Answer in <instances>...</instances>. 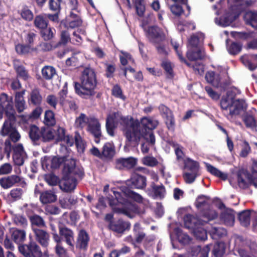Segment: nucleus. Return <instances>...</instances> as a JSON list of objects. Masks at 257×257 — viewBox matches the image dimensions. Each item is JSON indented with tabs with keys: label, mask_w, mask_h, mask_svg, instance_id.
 <instances>
[{
	"label": "nucleus",
	"mask_w": 257,
	"mask_h": 257,
	"mask_svg": "<svg viewBox=\"0 0 257 257\" xmlns=\"http://www.w3.org/2000/svg\"><path fill=\"white\" fill-rule=\"evenodd\" d=\"M120 124L127 145L138 146L143 139L150 145L155 146L154 130L159 125V120L151 117L144 116L139 120L130 115L121 116Z\"/></svg>",
	"instance_id": "f257e3e1"
},
{
	"label": "nucleus",
	"mask_w": 257,
	"mask_h": 257,
	"mask_svg": "<svg viewBox=\"0 0 257 257\" xmlns=\"http://www.w3.org/2000/svg\"><path fill=\"white\" fill-rule=\"evenodd\" d=\"M97 83L95 70L89 67H85L80 77V82H74L75 92L82 98H89L96 94Z\"/></svg>",
	"instance_id": "f03ea898"
},
{
	"label": "nucleus",
	"mask_w": 257,
	"mask_h": 257,
	"mask_svg": "<svg viewBox=\"0 0 257 257\" xmlns=\"http://www.w3.org/2000/svg\"><path fill=\"white\" fill-rule=\"evenodd\" d=\"M62 178L59 183L60 188L64 191L68 192L73 190L77 184L75 177L81 178L84 173L83 169L77 166L76 162L73 160L68 161L62 171Z\"/></svg>",
	"instance_id": "7ed1b4c3"
},
{
	"label": "nucleus",
	"mask_w": 257,
	"mask_h": 257,
	"mask_svg": "<svg viewBox=\"0 0 257 257\" xmlns=\"http://www.w3.org/2000/svg\"><path fill=\"white\" fill-rule=\"evenodd\" d=\"M113 194L114 197H99L96 207L105 208L108 204L111 209H127L125 206L129 203L127 199L124 198L120 192L113 191Z\"/></svg>",
	"instance_id": "20e7f679"
},
{
	"label": "nucleus",
	"mask_w": 257,
	"mask_h": 257,
	"mask_svg": "<svg viewBox=\"0 0 257 257\" xmlns=\"http://www.w3.org/2000/svg\"><path fill=\"white\" fill-rule=\"evenodd\" d=\"M147 36L150 41L158 44L165 40L166 36L163 30L157 26H150L146 30Z\"/></svg>",
	"instance_id": "39448f33"
},
{
	"label": "nucleus",
	"mask_w": 257,
	"mask_h": 257,
	"mask_svg": "<svg viewBox=\"0 0 257 257\" xmlns=\"http://www.w3.org/2000/svg\"><path fill=\"white\" fill-rule=\"evenodd\" d=\"M138 160L133 157L119 158L115 161V168L119 170H130L137 164Z\"/></svg>",
	"instance_id": "423d86ee"
},
{
	"label": "nucleus",
	"mask_w": 257,
	"mask_h": 257,
	"mask_svg": "<svg viewBox=\"0 0 257 257\" xmlns=\"http://www.w3.org/2000/svg\"><path fill=\"white\" fill-rule=\"evenodd\" d=\"M126 185L127 187L132 189H144L147 185L146 177L137 173L134 174L131 178L127 180Z\"/></svg>",
	"instance_id": "0eeeda50"
},
{
	"label": "nucleus",
	"mask_w": 257,
	"mask_h": 257,
	"mask_svg": "<svg viewBox=\"0 0 257 257\" xmlns=\"http://www.w3.org/2000/svg\"><path fill=\"white\" fill-rule=\"evenodd\" d=\"M247 105L245 101L243 99H234L232 100L231 109L228 113L227 112V117L232 118L233 115H239L241 111L245 112L246 111Z\"/></svg>",
	"instance_id": "6e6552de"
},
{
	"label": "nucleus",
	"mask_w": 257,
	"mask_h": 257,
	"mask_svg": "<svg viewBox=\"0 0 257 257\" xmlns=\"http://www.w3.org/2000/svg\"><path fill=\"white\" fill-rule=\"evenodd\" d=\"M16 122V116L14 114L10 113L9 115V118L5 120L1 130L0 131V134L2 136L6 137L8 136L12 132H14L17 128L15 126Z\"/></svg>",
	"instance_id": "1a4fd4ad"
},
{
	"label": "nucleus",
	"mask_w": 257,
	"mask_h": 257,
	"mask_svg": "<svg viewBox=\"0 0 257 257\" xmlns=\"http://www.w3.org/2000/svg\"><path fill=\"white\" fill-rule=\"evenodd\" d=\"M148 194L155 198H164L166 194V189L163 184L157 185L154 182H152L150 187L147 191Z\"/></svg>",
	"instance_id": "9d476101"
},
{
	"label": "nucleus",
	"mask_w": 257,
	"mask_h": 257,
	"mask_svg": "<svg viewBox=\"0 0 257 257\" xmlns=\"http://www.w3.org/2000/svg\"><path fill=\"white\" fill-rule=\"evenodd\" d=\"M236 177L239 188L246 189L250 186L251 174L247 170H239L237 172Z\"/></svg>",
	"instance_id": "9b49d317"
},
{
	"label": "nucleus",
	"mask_w": 257,
	"mask_h": 257,
	"mask_svg": "<svg viewBox=\"0 0 257 257\" xmlns=\"http://www.w3.org/2000/svg\"><path fill=\"white\" fill-rule=\"evenodd\" d=\"M8 136V138L5 140V151L7 153V157H10L12 148L11 142L14 143L19 142L21 139V135L16 129Z\"/></svg>",
	"instance_id": "f8f14e48"
},
{
	"label": "nucleus",
	"mask_w": 257,
	"mask_h": 257,
	"mask_svg": "<svg viewBox=\"0 0 257 257\" xmlns=\"http://www.w3.org/2000/svg\"><path fill=\"white\" fill-rule=\"evenodd\" d=\"M21 181V178L17 175L3 177L0 179V185L4 189H9Z\"/></svg>",
	"instance_id": "ddd939ff"
},
{
	"label": "nucleus",
	"mask_w": 257,
	"mask_h": 257,
	"mask_svg": "<svg viewBox=\"0 0 257 257\" xmlns=\"http://www.w3.org/2000/svg\"><path fill=\"white\" fill-rule=\"evenodd\" d=\"M38 245L35 242L22 244L19 246V250L25 257H33Z\"/></svg>",
	"instance_id": "4468645a"
},
{
	"label": "nucleus",
	"mask_w": 257,
	"mask_h": 257,
	"mask_svg": "<svg viewBox=\"0 0 257 257\" xmlns=\"http://www.w3.org/2000/svg\"><path fill=\"white\" fill-rule=\"evenodd\" d=\"M257 55L245 54L240 58L241 63L251 71H253L257 68Z\"/></svg>",
	"instance_id": "2eb2a0df"
},
{
	"label": "nucleus",
	"mask_w": 257,
	"mask_h": 257,
	"mask_svg": "<svg viewBox=\"0 0 257 257\" xmlns=\"http://www.w3.org/2000/svg\"><path fill=\"white\" fill-rule=\"evenodd\" d=\"M88 127V131L94 138V142L96 144H99L100 141V138L102 137L100 122L98 120H96L93 122L90 123Z\"/></svg>",
	"instance_id": "dca6fc26"
},
{
	"label": "nucleus",
	"mask_w": 257,
	"mask_h": 257,
	"mask_svg": "<svg viewBox=\"0 0 257 257\" xmlns=\"http://www.w3.org/2000/svg\"><path fill=\"white\" fill-rule=\"evenodd\" d=\"M25 90L16 92L15 96V106L19 113H21L26 108L27 105L25 100L24 95Z\"/></svg>",
	"instance_id": "f3484780"
},
{
	"label": "nucleus",
	"mask_w": 257,
	"mask_h": 257,
	"mask_svg": "<svg viewBox=\"0 0 257 257\" xmlns=\"http://www.w3.org/2000/svg\"><path fill=\"white\" fill-rule=\"evenodd\" d=\"M59 233L62 238L65 239L66 243L71 249L74 248V233L71 229L67 227H60Z\"/></svg>",
	"instance_id": "a211bd4d"
},
{
	"label": "nucleus",
	"mask_w": 257,
	"mask_h": 257,
	"mask_svg": "<svg viewBox=\"0 0 257 257\" xmlns=\"http://www.w3.org/2000/svg\"><path fill=\"white\" fill-rule=\"evenodd\" d=\"M89 241V237L88 233L85 230H81L78 234L76 244V247L86 250Z\"/></svg>",
	"instance_id": "6ab92c4d"
},
{
	"label": "nucleus",
	"mask_w": 257,
	"mask_h": 257,
	"mask_svg": "<svg viewBox=\"0 0 257 257\" xmlns=\"http://www.w3.org/2000/svg\"><path fill=\"white\" fill-rule=\"evenodd\" d=\"M43 97L40 92V90L36 88L32 90L28 98V103L30 105L39 106L42 102Z\"/></svg>",
	"instance_id": "aec40b11"
},
{
	"label": "nucleus",
	"mask_w": 257,
	"mask_h": 257,
	"mask_svg": "<svg viewBox=\"0 0 257 257\" xmlns=\"http://www.w3.org/2000/svg\"><path fill=\"white\" fill-rule=\"evenodd\" d=\"M40 200L43 204L55 202L57 199V195L52 190L39 192Z\"/></svg>",
	"instance_id": "412c9836"
},
{
	"label": "nucleus",
	"mask_w": 257,
	"mask_h": 257,
	"mask_svg": "<svg viewBox=\"0 0 257 257\" xmlns=\"http://www.w3.org/2000/svg\"><path fill=\"white\" fill-rule=\"evenodd\" d=\"M36 240L43 246H47L49 240V234L44 230L33 228Z\"/></svg>",
	"instance_id": "4be33fe9"
},
{
	"label": "nucleus",
	"mask_w": 257,
	"mask_h": 257,
	"mask_svg": "<svg viewBox=\"0 0 257 257\" xmlns=\"http://www.w3.org/2000/svg\"><path fill=\"white\" fill-rule=\"evenodd\" d=\"M71 160L76 162V160L74 159H67L66 157L54 156L50 157V168L52 170H55L59 168L60 166L63 164V169L64 168L65 164L68 161Z\"/></svg>",
	"instance_id": "5701e85b"
},
{
	"label": "nucleus",
	"mask_w": 257,
	"mask_h": 257,
	"mask_svg": "<svg viewBox=\"0 0 257 257\" xmlns=\"http://www.w3.org/2000/svg\"><path fill=\"white\" fill-rule=\"evenodd\" d=\"M28 134L31 141L37 144L41 140L42 137V127L40 129L36 125L31 124L30 125Z\"/></svg>",
	"instance_id": "b1692460"
},
{
	"label": "nucleus",
	"mask_w": 257,
	"mask_h": 257,
	"mask_svg": "<svg viewBox=\"0 0 257 257\" xmlns=\"http://www.w3.org/2000/svg\"><path fill=\"white\" fill-rule=\"evenodd\" d=\"M130 224L124 222L121 220H118L117 222H111L109 223V227L112 230L118 232L122 233L126 229L130 228Z\"/></svg>",
	"instance_id": "393cba45"
},
{
	"label": "nucleus",
	"mask_w": 257,
	"mask_h": 257,
	"mask_svg": "<svg viewBox=\"0 0 257 257\" xmlns=\"http://www.w3.org/2000/svg\"><path fill=\"white\" fill-rule=\"evenodd\" d=\"M205 79L212 85L216 87L221 86V77L219 74H216L214 71H208L205 74Z\"/></svg>",
	"instance_id": "a878e982"
},
{
	"label": "nucleus",
	"mask_w": 257,
	"mask_h": 257,
	"mask_svg": "<svg viewBox=\"0 0 257 257\" xmlns=\"http://www.w3.org/2000/svg\"><path fill=\"white\" fill-rule=\"evenodd\" d=\"M245 24L257 30V13L252 11L246 12L243 17Z\"/></svg>",
	"instance_id": "bb28decb"
},
{
	"label": "nucleus",
	"mask_w": 257,
	"mask_h": 257,
	"mask_svg": "<svg viewBox=\"0 0 257 257\" xmlns=\"http://www.w3.org/2000/svg\"><path fill=\"white\" fill-rule=\"evenodd\" d=\"M115 154V146L112 143L107 142L102 147V155L105 158L111 159Z\"/></svg>",
	"instance_id": "cd10ccee"
},
{
	"label": "nucleus",
	"mask_w": 257,
	"mask_h": 257,
	"mask_svg": "<svg viewBox=\"0 0 257 257\" xmlns=\"http://www.w3.org/2000/svg\"><path fill=\"white\" fill-rule=\"evenodd\" d=\"M211 198L209 196L201 195L197 198L195 204V207L198 208L209 209L210 205Z\"/></svg>",
	"instance_id": "c85d7f7f"
},
{
	"label": "nucleus",
	"mask_w": 257,
	"mask_h": 257,
	"mask_svg": "<svg viewBox=\"0 0 257 257\" xmlns=\"http://www.w3.org/2000/svg\"><path fill=\"white\" fill-rule=\"evenodd\" d=\"M69 28L73 29L82 25V20L81 17L72 11L68 17Z\"/></svg>",
	"instance_id": "c756f323"
},
{
	"label": "nucleus",
	"mask_w": 257,
	"mask_h": 257,
	"mask_svg": "<svg viewBox=\"0 0 257 257\" xmlns=\"http://www.w3.org/2000/svg\"><path fill=\"white\" fill-rule=\"evenodd\" d=\"M123 194L127 197L133 199L138 203H142L143 201V197L127 187H124L122 189Z\"/></svg>",
	"instance_id": "7c9ffc66"
},
{
	"label": "nucleus",
	"mask_w": 257,
	"mask_h": 257,
	"mask_svg": "<svg viewBox=\"0 0 257 257\" xmlns=\"http://www.w3.org/2000/svg\"><path fill=\"white\" fill-rule=\"evenodd\" d=\"M54 130L49 127H42V137L41 140L43 142H49L54 140Z\"/></svg>",
	"instance_id": "2f4dec72"
},
{
	"label": "nucleus",
	"mask_w": 257,
	"mask_h": 257,
	"mask_svg": "<svg viewBox=\"0 0 257 257\" xmlns=\"http://www.w3.org/2000/svg\"><path fill=\"white\" fill-rule=\"evenodd\" d=\"M48 21L47 18L43 14L37 15L34 20V26L39 29L42 30L48 27Z\"/></svg>",
	"instance_id": "473e14b6"
},
{
	"label": "nucleus",
	"mask_w": 257,
	"mask_h": 257,
	"mask_svg": "<svg viewBox=\"0 0 257 257\" xmlns=\"http://www.w3.org/2000/svg\"><path fill=\"white\" fill-rule=\"evenodd\" d=\"M228 52L231 55H236L239 54L242 48V44L239 42H231L226 45Z\"/></svg>",
	"instance_id": "72a5a7b5"
},
{
	"label": "nucleus",
	"mask_w": 257,
	"mask_h": 257,
	"mask_svg": "<svg viewBox=\"0 0 257 257\" xmlns=\"http://www.w3.org/2000/svg\"><path fill=\"white\" fill-rule=\"evenodd\" d=\"M206 167L207 170L212 175L221 179L222 180H226L227 178V175L224 173L218 170L217 168L214 167L210 164H206Z\"/></svg>",
	"instance_id": "f704fd0d"
},
{
	"label": "nucleus",
	"mask_w": 257,
	"mask_h": 257,
	"mask_svg": "<svg viewBox=\"0 0 257 257\" xmlns=\"http://www.w3.org/2000/svg\"><path fill=\"white\" fill-rule=\"evenodd\" d=\"M18 13L21 15L22 18L26 21L31 22L34 19V14L32 11L27 5L23 6L21 9L19 10Z\"/></svg>",
	"instance_id": "c9c22d12"
},
{
	"label": "nucleus",
	"mask_w": 257,
	"mask_h": 257,
	"mask_svg": "<svg viewBox=\"0 0 257 257\" xmlns=\"http://www.w3.org/2000/svg\"><path fill=\"white\" fill-rule=\"evenodd\" d=\"M220 218L227 225L232 226L234 221V216L232 210H224L221 213Z\"/></svg>",
	"instance_id": "e433bc0d"
},
{
	"label": "nucleus",
	"mask_w": 257,
	"mask_h": 257,
	"mask_svg": "<svg viewBox=\"0 0 257 257\" xmlns=\"http://www.w3.org/2000/svg\"><path fill=\"white\" fill-rule=\"evenodd\" d=\"M184 168L187 172L198 173L199 164L198 162L187 158L184 161Z\"/></svg>",
	"instance_id": "4c0bfd02"
},
{
	"label": "nucleus",
	"mask_w": 257,
	"mask_h": 257,
	"mask_svg": "<svg viewBox=\"0 0 257 257\" xmlns=\"http://www.w3.org/2000/svg\"><path fill=\"white\" fill-rule=\"evenodd\" d=\"M14 69L18 77H20L24 80H27L29 78L28 71L23 65L14 63Z\"/></svg>",
	"instance_id": "58836bf2"
},
{
	"label": "nucleus",
	"mask_w": 257,
	"mask_h": 257,
	"mask_svg": "<svg viewBox=\"0 0 257 257\" xmlns=\"http://www.w3.org/2000/svg\"><path fill=\"white\" fill-rule=\"evenodd\" d=\"M68 94V83L66 82L62 89L59 92L58 94V103L62 106H66V101L67 100L66 98Z\"/></svg>",
	"instance_id": "ea45409f"
},
{
	"label": "nucleus",
	"mask_w": 257,
	"mask_h": 257,
	"mask_svg": "<svg viewBox=\"0 0 257 257\" xmlns=\"http://www.w3.org/2000/svg\"><path fill=\"white\" fill-rule=\"evenodd\" d=\"M43 77L47 80L52 79L54 76L56 75V70L51 66H45L41 70Z\"/></svg>",
	"instance_id": "a19ab883"
},
{
	"label": "nucleus",
	"mask_w": 257,
	"mask_h": 257,
	"mask_svg": "<svg viewBox=\"0 0 257 257\" xmlns=\"http://www.w3.org/2000/svg\"><path fill=\"white\" fill-rule=\"evenodd\" d=\"M15 49L17 53L20 55L27 54L30 52L35 51L36 48H34L27 44H18L16 45Z\"/></svg>",
	"instance_id": "79ce46f5"
},
{
	"label": "nucleus",
	"mask_w": 257,
	"mask_h": 257,
	"mask_svg": "<svg viewBox=\"0 0 257 257\" xmlns=\"http://www.w3.org/2000/svg\"><path fill=\"white\" fill-rule=\"evenodd\" d=\"M24 193L23 190L21 188H14L11 190L8 195V197L13 202H15L22 199Z\"/></svg>",
	"instance_id": "37998d69"
},
{
	"label": "nucleus",
	"mask_w": 257,
	"mask_h": 257,
	"mask_svg": "<svg viewBox=\"0 0 257 257\" xmlns=\"http://www.w3.org/2000/svg\"><path fill=\"white\" fill-rule=\"evenodd\" d=\"M250 210H244L238 214V219L240 223L244 226H247L250 224Z\"/></svg>",
	"instance_id": "c03bdc74"
},
{
	"label": "nucleus",
	"mask_w": 257,
	"mask_h": 257,
	"mask_svg": "<svg viewBox=\"0 0 257 257\" xmlns=\"http://www.w3.org/2000/svg\"><path fill=\"white\" fill-rule=\"evenodd\" d=\"M161 66L164 69L167 78L172 79L174 77V71L171 63L167 60L162 61Z\"/></svg>",
	"instance_id": "a18cd8bd"
},
{
	"label": "nucleus",
	"mask_w": 257,
	"mask_h": 257,
	"mask_svg": "<svg viewBox=\"0 0 257 257\" xmlns=\"http://www.w3.org/2000/svg\"><path fill=\"white\" fill-rule=\"evenodd\" d=\"M55 33V30L51 28L46 27L40 30V34L44 40L47 41L52 40Z\"/></svg>",
	"instance_id": "49530a36"
},
{
	"label": "nucleus",
	"mask_w": 257,
	"mask_h": 257,
	"mask_svg": "<svg viewBox=\"0 0 257 257\" xmlns=\"http://www.w3.org/2000/svg\"><path fill=\"white\" fill-rule=\"evenodd\" d=\"M26 232L24 230L16 229L13 231L12 237L17 243L24 242L26 239Z\"/></svg>",
	"instance_id": "de8ad7c7"
},
{
	"label": "nucleus",
	"mask_w": 257,
	"mask_h": 257,
	"mask_svg": "<svg viewBox=\"0 0 257 257\" xmlns=\"http://www.w3.org/2000/svg\"><path fill=\"white\" fill-rule=\"evenodd\" d=\"M236 19L235 16L232 12H226L221 17L220 20L224 26H228L233 23Z\"/></svg>",
	"instance_id": "09e8293b"
},
{
	"label": "nucleus",
	"mask_w": 257,
	"mask_h": 257,
	"mask_svg": "<svg viewBox=\"0 0 257 257\" xmlns=\"http://www.w3.org/2000/svg\"><path fill=\"white\" fill-rule=\"evenodd\" d=\"M44 122L48 126H54L56 122L55 114L51 110H47L45 112Z\"/></svg>",
	"instance_id": "8fccbe9b"
},
{
	"label": "nucleus",
	"mask_w": 257,
	"mask_h": 257,
	"mask_svg": "<svg viewBox=\"0 0 257 257\" xmlns=\"http://www.w3.org/2000/svg\"><path fill=\"white\" fill-rule=\"evenodd\" d=\"M165 123L167 129L172 132H174L176 127V121L173 114L164 118Z\"/></svg>",
	"instance_id": "3c124183"
},
{
	"label": "nucleus",
	"mask_w": 257,
	"mask_h": 257,
	"mask_svg": "<svg viewBox=\"0 0 257 257\" xmlns=\"http://www.w3.org/2000/svg\"><path fill=\"white\" fill-rule=\"evenodd\" d=\"M242 120L246 127H254L256 126V120L255 118L247 113L242 116Z\"/></svg>",
	"instance_id": "603ef678"
},
{
	"label": "nucleus",
	"mask_w": 257,
	"mask_h": 257,
	"mask_svg": "<svg viewBox=\"0 0 257 257\" xmlns=\"http://www.w3.org/2000/svg\"><path fill=\"white\" fill-rule=\"evenodd\" d=\"M105 76L108 78H113L114 73L116 70V65L114 63H105Z\"/></svg>",
	"instance_id": "864d4df0"
},
{
	"label": "nucleus",
	"mask_w": 257,
	"mask_h": 257,
	"mask_svg": "<svg viewBox=\"0 0 257 257\" xmlns=\"http://www.w3.org/2000/svg\"><path fill=\"white\" fill-rule=\"evenodd\" d=\"M37 37V35L36 33L29 31L25 35L24 41L25 43L33 47Z\"/></svg>",
	"instance_id": "5fc2aeb1"
},
{
	"label": "nucleus",
	"mask_w": 257,
	"mask_h": 257,
	"mask_svg": "<svg viewBox=\"0 0 257 257\" xmlns=\"http://www.w3.org/2000/svg\"><path fill=\"white\" fill-rule=\"evenodd\" d=\"M233 98L229 99L228 97H222L220 100V106L224 111L223 113L224 114H226L225 111L227 112L228 109L230 111V109H231L232 100Z\"/></svg>",
	"instance_id": "6e6d98bb"
},
{
	"label": "nucleus",
	"mask_w": 257,
	"mask_h": 257,
	"mask_svg": "<svg viewBox=\"0 0 257 257\" xmlns=\"http://www.w3.org/2000/svg\"><path fill=\"white\" fill-rule=\"evenodd\" d=\"M30 220L32 225H35L40 227L46 226L45 222L43 219L39 215H34L30 216Z\"/></svg>",
	"instance_id": "4d7b16f0"
},
{
	"label": "nucleus",
	"mask_w": 257,
	"mask_h": 257,
	"mask_svg": "<svg viewBox=\"0 0 257 257\" xmlns=\"http://www.w3.org/2000/svg\"><path fill=\"white\" fill-rule=\"evenodd\" d=\"M61 3L62 0H49V9L55 13H60L61 10Z\"/></svg>",
	"instance_id": "13d9d810"
},
{
	"label": "nucleus",
	"mask_w": 257,
	"mask_h": 257,
	"mask_svg": "<svg viewBox=\"0 0 257 257\" xmlns=\"http://www.w3.org/2000/svg\"><path fill=\"white\" fill-rule=\"evenodd\" d=\"M184 224L187 228H193L196 226L197 219L191 215H187L184 218Z\"/></svg>",
	"instance_id": "bf43d9fd"
},
{
	"label": "nucleus",
	"mask_w": 257,
	"mask_h": 257,
	"mask_svg": "<svg viewBox=\"0 0 257 257\" xmlns=\"http://www.w3.org/2000/svg\"><path fill=\"white\" fill-rule=\"evenodd\" d=\"M111 94L116 98H120L123 100L125 99V96L123 94L122 90L118 84L114 85L111 90Z\"/></svg>",
	"instance_id": "052dcab7"
},
{
	"label": "nucleus",
	"mask_w": 257,
	"mask_h": 257,
	"mask_svg": "<svg viewBox=\"0 0 257 257\" xmlns=\"http://www.w3.org/2000/svg\"><path fill=\"white\" fill-rule=\"evenodd\" d=\"M210 205L209 209H213L216 208L217 209H229V208L226 207L225 204L221 200V199L215 198L212 200H210Z\"/></svg>",
	"instance_id": "680f3d73"
},
{
	"label": "nucleus",
	"mask_w": 257,
	"mask_h": 257,
	"mask_svg": "<svg viewBox=\"0 0 257 257\" xmlns=\"http://www.w3.org/2000/svg\"><path fill=\"white\" fill-rule=\"evenodd\" d=\"M186 56L190 61H195L202 58L200 50H198L196 51H188L186 54Z\"/></svg>",
	"instance_id": "e2e57ef3"
},
{
	"label": "nucleus",
	"mask_w": 257,
	"mask_h": 257,
	"mask_svg": "<svg viewBox=\"0 0 257 257\" xmlns=\"http://www.w3.org/2000/svg\"><path fill=\"white\" fill-rule=\"evenodd\" d=\"M198 175V173L186 172L183 173V177L186 183L191 184L195 181Z\"/></svg>",
	"instance_id": "0e129e2a"
},
{
	"label": "nucleus",
	"mask_w": 257,
	"mask_h": 257,
	"mask_svg": "<svg viewBox=\"0 0 257 257\" xmlns=\"http://www.w3.org/2000/svg\"><path fill=\"white\" fill-rule=\"evenodd\" d=\"M209 232L210 234L214 238L226 235V231L223 228L213 227Z\"/></svg>",
	"instance_id": "69168bd1"
},
{
	"label": "nucleus",
	"mask_w": 257,
	"mask_h": 257,
	"mask_svg": "<svg viewBox=\"0 0 257 257\" xmlns=\"http://www.w3.org/2000/svg\"><path fill=\"white\" fill-rule=\"evenodd\" d=\"M158 109L161 115L164 118L169 116V115L173 114L172 111L168 107L163 104H161L159 106Z\"/></svg>",
	"instance_id": "338daca9"
},
{
	"label": "nucleus",
	"mask_w": 257,
	"mask_h": 257,
	"mask_svg": "<svg viewBox=\"0 0 257 257\" xmlns=\"http://www.w3.org/2000/svg\"><path fill=\"white\" fill-rule=\"evenodd\" d=\"M194 234L196 237L200 240L207 239V233L206 230L201 227H198L194 230Z\"/></svg>",
	"instance_id": "774afa93"
}]
</instances>
